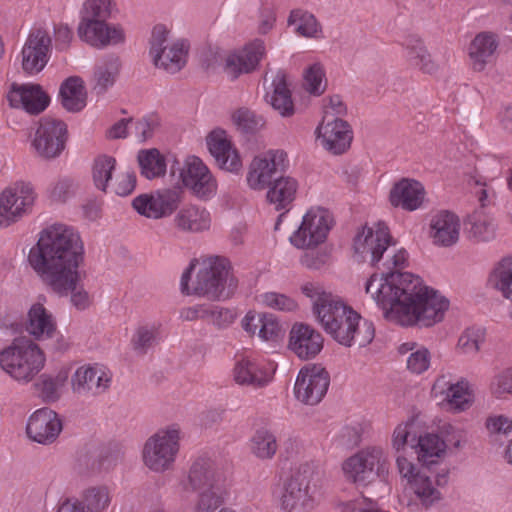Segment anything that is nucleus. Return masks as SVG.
Listing matches in <instances>:
<instances>
[{
    "mask_svg": "<svg viewBox=\"0 0 512 512\" xmlns=\"http://www.w3.org/2000/svg\"><path fill=\"white\" fill-rule=\"evenodd\" d=\"M354 328L351 330V346L365 347L372 342L375 337V327L373 323L360 314H352Z\"/></svg>",
    "mask_w": 512,
    "mask_h": 512,
    "instance_id": "obj_50",
    "label": "nucleus"
},
{
    "mask_svg": "<svg viewBox=\"0 0 512 512\" xmlns=\"http://www.w3.org/2000/svg\"><path fill=\"white\" fill-rule=\"evenodd\" d=\"M52 39L47 30L33 28L21 51V67L24 73L35 75L41 72L49 61Z\"/></svg>",
    "mask_w": 512,
    "mask_h": 512,
    "instance_id": "obj_13",
    "label": "nucleus"
},
{
    "mask_svg": "<svg viewBox=\"0 0 512 512\" xmlns=\"http://www.w3.org/2000/svg\"><path fill=\"white\" fill-rule=\"evenodd\" d=\"M330 384L329 373L322 367L313 365L300 370L294 393L296 398L306 405H316L325 396Z\"/></svg>",
    "mask_w": 512,
    "mask_h": 512,
    "instance_id": "obj_14",
    "label": "nucleus"
},
{
    "mask_svg": "<svg viewBox=\"0 0 512 512\" xmlns=\"http://www.w3.org/2000/svg\"><path fill=\"white\" fill-rule=\"evenodd\" d=\"M411 491L422 506L428 508L441 499V493L433 485L431 477L425 470H419L412 479L409 480Z\"/></svg>",
    "mask_w": 512,
    "mask_h": 512,
    "instance_id": "obj_40",
    "label": "nucleus"
},
{
    "mask_svg": "<svg viewBox=\"0 0 512 512\" xmlns=\"http://www.w3.org/2000/svg\"><path fill=\"white\" fill-rule=\"evenodd\" d=\"M110 375L99 366L84 365L71 377V388L78 395H100L110 386Z\"/></svg>",
    "mask_w": 512,
    "mask_h": 512,
    "instance_id": "obj_21",
    "label": "nucleus"
},
{
    "mask_svg": "<svg viewBox=\"0 0 512 512\" xmlns=\"http://www.w3.org/2000/svg\"><path fill=\"white\" fill-rule=\"evenodd\" d=\"M352 314H357L352 308L338 300L328 310L322 309L319 312V322L324 330L339 344L351 347L350 333L355 319Z\"/></svg>",
    "mask_w": 512,
    "mask_h": 512,
    "instance_id": "obj_15",
    "label": "nucleus"
},
{
    "mask_svg": "<svg viewBox=\"0 0 512 512\" xmlns=\"http://www.w3.org/2000/svg\"><path fill=\"white\" fill-rule=\"evenodd\" d=\"M83 261L84 244L79 233L64 224L43 229L28 254L29 265L54 293L73 288Z\"/></svg>",
    "mask_w": 512,
    "mask_h": 512,
    "instance_id": "obj_2",
    "label": "nucleus"
},
{
    "mask_svg": "<svg viewBox=\"0 0 512 512\" xmlns=\"http://www.w3.org/2000/svg\"><path fill=\"white\" fill-rule=\"evenodd\" d=\"M62 428V421L55 411L41 408L29 417L26 433L32 441L49 445L57 439Z\"/></svg>",
    "mask_w": 512,
    "mask_h": 512,
    "instance_id": "obj_19",
    "label": "nucleus"
},
{
    "mask_svg": "<svg viewBox=\"0 0 512 512\" xmlns=\"http://www.w3.org/2000/svg\"><path fill=\"white\" fill-rule=\"evenodd\" d=\"M413 426V423L407 422L399 424L394 429L392 435V447L397 453L404 451L407 447H410L411 450L415 451L418 438L416 434H412Z\"/></svg>",
    "mask_w": 512,
    "mask_h": 512,
    "instance_id": "obj_55",
    "label": "nucleus"
},
{
    "mask_svg": "<svg viewBox=\"0 0 512 512\" xmlns=\"http://www.w3.org/2000/svg\"><path fill=\"white\" fill-rule=\"evenodd\" d=\"M464 230L468 237L477 242H487L495 236L493 218L482 209L475 210L464 221Z\"/></svg>",
    "mask_w": 512,
    "mask_h": 512,
    "instance_id": "obj_33",
    "label": "nucleus"
},
{
    "mask_svg": "<svg viewBox=\"0 0 512 512\" xmlns=\"http://www.w3.org/2000/svg\"><path fill=\"white\" fill-rule=\"evenodd\" d=\"M490 391L496 398L512 396V366L497 373L491 383Z\"/></svg>",
    "mask_w": 512,
    "mask_h": 512,
    "instance_id": "obj_57",
    "label": "nucleus"
},
{
    "mask_svg": "<svg viewBox=\"0 0 512 512\" xmlns=\"http://www.w3.org/2000/svg\"><path fill=\"white\" fill-rule=\"evenodd\" d=\"M432 394L435 397L445 395L444 400H447L450 409L456 412L464 411L471 406L468 383L463 381L450 383L445 376H441L433 384Z\"/></svg>",
    "mask_w": 512,
    "mask_h": 512,
    "instance_id": "obj_29",
    "label": "nucleus"
},
{
    "mask_svg": "<svg viewBox=\"0 0 512 512\" xmlns=\"http://www.w3.org/2000/svg\"><path fill=\"white\" fill-rule=\"evenodd\" d=\"M181 202L178 187L157 190L151 194H141L132 201L133 208L142 216L160 219L170 216Z\"/></svg>",
    "mask_w": 512,
    "mask_h": 512,
    "instance_id": "obj_11",
    "label": "nucleus"
},
{
    "mask_svg": "<svg viewBox=\"0 0 512 512\" xmlns=\"http://www.w3.org/2000/svg\"><path fill=\"white\" fill-rule=\"evenodd\" d=\"M262 302L273 309L280 311H293L297 308L296 302L288 296L276 292H267L262 295Z\"/></svg>",
    "mask_w": 512,
    "mask_h": 512,
    "instance_id": "obj_62",
    "label": "nucleus"
},
{
    "mask_svg": "<svg viewBox=\"0 0 512 512\" xmlns=\"http://www.w3.org/2000/svg\"><path fill=\"white\" fill-rule=\"evenodd\" d=\"M81 276L78 271V279L73 286V288L69 289L66 293H56L59 296H68L70 294L72 305L78 310H85L90 306V297L88 292L80 285Z\"/></svg>",
    "mask_w": 512,
    "mask_h": 512,
    "instance_id": "obj_63",
    "label": "nucleus"
},
{
    "mask_svg": "<svg viewBox=\"0 0 512 512\" xmlns=\"http://www.w3.org/2000/svg\"><path fill=\"white\" fill-rule=\"evenodd\" d=\"M232 121L237 131L249 136L257 134L266 125L265 118L248 107L236 109L232 114Z\"/></svg>",
    "mask_w": 512,
    "mask_h": 512,
    "instance_id": "obj_45",
    "label": "nucleus"
},
{
    "mask_svg": "<svg viewBox=\"0 0 512 512\" xmlns=\"http://www.w3.org/2000/svg\"><path fill=\"white\" fill-rule=\"evenodd\" d=\"M169 30L164 25H156L149 40L150 49L149 54L152 57L156 56L159 59L161 52H165L169 47L167 44Z\"/></svg>",
    "mask_w": 512,
    "mask_h": 512,
    "instance_id": "obj_58",
    "label": "nucleus"
},
{
    "mask_svg": "<svg viewBox=\"0 0 512 512\" xmlns=\"http://www.w3.org/2000/svg\"><path fill=\"white\" fill-rule=\"evenodd\" d=\"M68 378V369H61L55 376L42 374L33 387L44 402L53 403L60 399Z\"/></svg>",
    "mask_w": 512,
    "mask_h": 512,
    "instance_id": "obj_35",
    "label": "nucleus"
},
{
    "mask_svg": "<svg viewBox=\"0 0 512 512\" xmlns=\"http://www.w3.org/2000/svg\"><path fill=\"white\" fill-rule=\"evenodd\" d=\"M178 170L183 185L196 197L207 199L215 194L216 180L200 158L189 157Z\"/></svg>",
    "mask_w": 512,
    "mask_h": 512,
    "instance_id": "obj_16",
    "label": "nucleus"
},
{
    "mask_svg": "<svg viewBox=\"0 0 512 512\" xmlns=\"http://www.w3.org/2000/svg\"><path fill=\"white\" fill-rule=\"evenodd\" d=\"M282 334V327L275 317L271 314H265V319L262 321L258 332L259 338L264 341H273L277 340Z\"/></svg>",
    "mask_w": 512,
    "mask_h": 512,
    "instance_id": "obj_64",
    "label": "nucleus"
},
{
    "mask_svg": "<svg viewBox=\"0 0 512 512\" xmlns=\"http://www.w3.org/2000/svg\"><path fill=\"white\" fill-rule=\"evenodd\" d=\"M188 44L184 40H178L171 44L165 52H161L159 59L152 57L155 67L165 70L167 73L175 74L186 64Z\"/></svg>",
    "mask_w": 512,
    "mask_h": 512,
    "instance_id": "obj_36",
    "label": "nucleus"
},
{
    "mask_svg": "<svg viewBox=\"0 0 512 512\" xmlns=\"http://www.w3.org/2000/svg\"><path fill=\"white\" fill-rule=\"evenodd\" d=\"M273 92L265 96L266 101L271 104L282 117H291L295 113V106L291 97V91L287 82V74L278 70L272 80Z\"/></svg>",
    "mask_w": 512,
    "mask_h": 512,
    "instance_id": "obj_31",
    "label": "nucleus"
},
{
    "mask_svg": "<svg viewBox=\"0 0 512 512\" xmlns=\"http://www.w3.org/2000/svg\"><path fill=\"white\" fill-rule=\"evenodd\" d=\"M430 366V352L428 349L421 347L409 355L407 358V368L412 373L421 374Z\"/></svg>",
    "mask_w": 512,
    "mask_h": 512,
    "instance_id": "obj_61",
    "label": "nucleus"
},
{
    "mask_svg": "<svg viewBox=\"0 0 512 512\" xmlns=\"http://www.w3.org/2000/svg\"><path fill=\"white\" fill-rule=\"evenodd\" d=\"M35 201V192L28 182L18 181L0 195V227L17 222Z\"/></svg>",
    "mask_w": 512,
    "mask_h": 512,
    "instance_id": "obj_9",
    "label": "nucleus"
},
{
    "mask_svg": "<svg viewBox=\"0 0 512 512\" xmlns=\"http://www.w3.org/2000/svg\"><path fill=\"white\" fill-rule=\"evenodd\" d=\"M77 32L81 40L98 49L125 41L123 28L120 25L108 24L107 21L81 18Z\"/></svg>",
    "mask_w": 512,
    "mask_h": 512,
    "instance_id": "obj_17",
    "label": "nucleus"
},
{
    "mask_svg": "<svg viewBox=\"0 0 512 512\" xmlns=\"http://www.w3.org/2000/svg\"><path fill=\"white\" fill-rule=\"evenodd\" d=\"M485 340V331L480 327L467 328L459 337L458 350L467 356H475Z\"/></svg>",
    "mask_w": 512,
    "mask_h": 512,
    "instance_id": "obj_53",
    "label": "nucleus"
},
{
    "mask_svg": "<svg viewBox=\"0 0 512 512\" xmlns=\"http://www.w3.org/2000/svg\"><path fill=\"white\" fill-rule=\"evenodd\" d=\"M316 132L322 146L335 155L344 153L350 147L353 138L350 124L341 118H334L320 125Z\"/></svg>",
    "mask_w": 512,
    "mask_h": 512,
    "instance_id": "obj_22",
    "label": "nucleus"
},
{
    "mask_svg": "<svg viewBox=\"0 0 512 512\" xmlns=\"http://www.w3.org/2000/svg\"><path fill=\"white\" fill-rule=\"evenodd\" d=\"M120 68L118 56L109 55L103 62L95 67L93 90L96 94H103L115 83Z\"/></svg>",
    "mask_w": 512,
    "mask_h": 512,
    "instance_id": "obj_41",
    "label": "nucleus"
},
{
    "mask_svg": "<svg viewBox=\"0 0 512 512\" xmlns=\"http://www.w3.org/2000/svg\"><path fill=\"white\" fill-rule=\"evenodd\" d=\"M87 512H103L110 504V495L106 487H90L82 493Z\"/></svg>",
    "mask_w": 512,
    "mask_h": 512,
    "instance_id": "obj_52",
    "label": "nucleus"
},
{
    "mask_svg": "<svg viewBox=\"0 0 512 512\" xmlns=\"http://www.w3.org/2000/svg\"><path fill=\"white\" fill-rule=\"evenodd\" d=\"M180 450V427L172 424L157 430L144 443L142 459L153 472L170 470Z\"/></svg>",
    "mask_w": 512,
    "mask_h": 512,
    "instance_id": "obj_5",
    "label": "nucleus"
},
{
    "mask_svg": "<svg viewBox=\"0 0 512 512\" xmlns=\"http://www.w3.org/2000/svg\"><path fill=\"white\" fill-rule=\"evenodd\" d=\"M288 167L283 150H269L263 157H255L250 164L247 183L254 190H263Z\"/></svg>",
    "mask_w": 512,
    "mask_h": 512,
    "instance_id": "obj_10",
    "label": "nucleus"
},
{
    "mask_svg": "<svg viewBox=\"0 0 512 512\" xmlns=\"http://www.w3.org/2000/svg\"><path fill=\"white\" fill-rule=\"evenodd\" d=\"M234 379L239 385L252 386L254 388L264 387L269 378L259 369L258 365L247 358L237 362L234 368Z\"/></svg>",
    "mask_w": 512,
    "mask_h": 512,
    "instance_id": "obj_42",
    "label": "nucleus"
},
{
    "mask_svg": "<svg viewBox=\"0 0 512 512\" xmlns=\"http://www.w3.org/2000/svg\"><path fill=\"white\" fill-rule=\"evenodd\" d=\"M498 40L491 32H481L473 39L469 46V56L473 69L482 71L485 66L491 63L496 54Z\"/></svg>",
    "mask_w": 512,
    "mask_h": 512,
    "instance_id": "obj_30",
    "label": "nucleus"
},
{
    "mask_svg": "<svg viewBox=\"0 0 512 512\" xmlns=\"http://www.w3.org/2000/svg\"><path fill=\"white\" fill-rule=\"evenodd\" d=\"M324 73L319 64L311 65L304 73V86L307 91L315 95H320L324 92L322 87V80Z\"/></svg>",
    "mask_w": 512,
    "mask_h": 512,
    "instance_id": "obj_59",
    "label": "nucleus"
},
{
    "mask_svg": "<svg viewBox=\"0 0 512 512\" xmlns=\"http://www.w3.org/2000/svg\"><path fill=\"white\" fill-rule=\"evenodd\" d=\"M488 281L502 296L509 300L511 309L509 316L512 319V255L503 257L490 272Z\"/></svg>",
    "mask_w": 512,
    "mask_h": 512,
    "instance_id": "obj_37",
    "label": "nucleus"
},
{
    "mask_svg": "<svg viewBox=\"0 0 512 512\" xmlns=\"http://www.w3.org/2000/svg\"><path fill=\"white\" fill-rule=\"evenodd\" d=\"M445 443L436 434L419 436L416 443L415 453L418 460L429 466L437 462V459L445 452Z\"/></svg>",
    "mask_w": 512,
    "mask_h": 512,
    "instance_id": "obj_44",
    "label": "nucleus"
},
{
    "mask_svg": "<svg viewBox=\"0 0 512 512\" xmlns=\"http://www.w3.org/2000/svg\"><path fill=\"white\" fill-rule=\"evenodd\" d=\"M43 350L31 338L17 337L0 350V367L18 382L28 383L44 368Z\"/></svg>",
    "mask_w": 512,
    "mask_h": 512,
    "instance_id": "obj_3",
    "label": "nucleus"
},
{
    "mask_svg": "<svg viewBox=\"0 0 512 512\" xmlns=\"http://www.w3.org/2000/svg\"><path fill=\"white\" fill-rule=\"evenodd\" d=\"M289 348L302 360L314 358L323 348V338L311 326L296 323L290 331Z\"/></svg>",
    "mask_w": 512,
    "mask_h": 512,
    "instance_id": "obj_23",
    "label": "nucleus"
},
{
    "mask_svg": "<svg viewBox=\"0 0 512 512\" xmlns=\"http://www.w3.org/2000/svg\"><path fill=\"white\" fill-rule=\"evenodd\" d=\"M115 167L116 159L112 156L102 154L94 159L92 166V179L97 189L105 193L108 192L109 182L112 179Z\"/></svg>",
    "mask_w": 512,
    "mask_h": 512,
    "instance_id": "obj_47",
    "label": "nucleus"
},
{
    "mask_svg": "<svg viewBox=\"0 0 512 512\" xmlns=\"http://www.w3.org/2000/svg\"><path fill=\"white\" fill-rule=\"evenodd\" d=\"M238 287L229 262L220 257H210L202 261L193 286V294L210 300H226Z\"/></svg>",
    "mask_w": 512,
    "mask_h": 512,
    "instance_id": "obj_4",
    "label": "nucleus"
},
{
    "mask_svg": "<svg viewBox=\"0 0 512 512\" xmlns=\"http://www.w3.org/2000/svg\"><path fill=\"white\" fill-rule=\"evenodd\" d=\"M289 25H296V32L307 38L317 37L320 25L315 16L301 10L291 11L288 18Z\"/></svg>",
    "mask_w": 512,
    "mask_h": 512,
    "instance_id": "obj_49",
    "label": "nucleus"
},
{
    "mask_svg": "<svg viewBox=\"0 0 512 512\" xmlns=\"http://www.w3.org/2000/svg\"><path fill=\"white\" fill-rule=\"evenodd\" d=\"M278 449L276 436L266 428L257 429L250 440V450L259 459H271Z\"/></svg>",
    "mask_w": 512,
    "mask_h": 512,
    "instance_id": "obj_46",
    "label": "nucleus"
},
{
    "mask_svg": "<svg viewBox=\"0 0 512 512\" xmlns=\"http://www.w3.org/2000/svg\"><path fill=\"white\" fill-rule=\"evenodd\" d=\"M160 120L159 117L155 114H150L142 119H139L135 123V132L137 138L144 142L150 139L155 131L159 128Z\"/></svg>",
    "mask_w": 512,
    "mask_h": 512,
    "instance_id": "obj_60",
    "label": "nucleus"
},
{
    "mask_svg": "<svg viewBox=\"0 0 512 512\" xmlns=\"http://www.w3.org/2000/svg\"><path fill=\"white\" fill-rule=\"evenodd\" d=\"M7 100L13 108H22L29 114H39L49 104V96L38 84L13 83L7 93Z\"/></svg>",
    "mask_w": 512,
    "mask_h": 512,
    "instance_id": "obj_20",
    "label": "nucleus"
},
{
    "mask_svg": "<svg viewBox=\"0 0 512 512\" xmlns=\"http://www.w3.org/2000/svg\"><path fill=\"white\" fill-rule=\"evenodd\" d=\"M268 187L267 200L275 205L276 210H280L294 201L298 183L290 176L280 175Z\"/></svg>",
    "mask_w": 512,
    "mask_h": 512,
    "instance_id": "obj_34",
    "label": "nucleus"
},
{
    "mask_svg": "<svg viewBox=\"0 0 512 512\" xmlns=\"http://www.w3.org/2000/svg\"><path fill=\"white\" fill-rule=\"evenodd\" d=\"M174 223L181 231L200 232L209 228L210 215L205 209L189 206L176 214Z\"/></svg>",
    "mask_w": 512,
    "mask_h": 512,
    "instance_id": "obj_38",
    "label": "nucleus"
},
{
    "mask_svg": "<svg viewBox=\"0 0 512 512\" xmlns=\"http://www.w3.org/2000/svg\"><path fill=\"white\" fill-rule=\"evenodd\" d=\"M25 327L38 341L53 339L57 334V325L52 313L40 302L32 304L29 308Z\"/></svg>",
    "mask_w": 512,
    "mask_h": 512,
    "instance_id": "obj_27",
    "label": "nucleus"
},
{
    "mask_svg": "<svg viewBox=\"0 0 512 512\" xmlns=\"http://www.w3.org/2000/svg\"><path fill=\"white\" fill-rule=\"evenodd\" d=\"M301 291L313 301V312L317 319H319V312H322V309L328 310L338 301L331 293L324 291L318 283L307 282L302 285Z\"/></svg>",
    "mask_w": 512,
    "mask_h": 512,
    "instance_id": "obj_48",
    "label": "nucleus"
},
{
    "mask_svg": "<svg viewBox=\"0 0 512 512\" xmlns=\"http://www.w3.org/2000/svg\"><path fill=\"white\" fill-rule=\"evenodd\" d=\"M157 329L152 325L139 326L131 340L134 351L137 354L144 355L155 346L157 340Z\"/></svg>",
    "mask_w": 512,
    "mask_h": 512,
    "instance_id": "obj_54",
    "label": "nucleus"
},
{
    "mask_svg": "<svg viewBox=\"0 0 512 512\" xmlns=\"http://www.w3.org/2000/svg\"><path fill=\"white\" fill-rule=\"evenodd\" d=\"M391 241L388 228L381 224L376 229L364 226L354 238V258L384 269L380 275L370 276L366 293L382 308L386 319L402 326L430 327L442 321L448 299L425 286L420 277L398 271L405 266L407 252L397 250Z\"/></svg>",
    "mask_w": 512,
    "mask_h": 512,
    "instance_id": "obj_1",
    "label": "nucleus"
},
{
    "mask_svg": "<svg viewBox=\"0 0 512 512\" xmlns=\"http://www.w3.org/2000/svg\"><path fill=\"white\" fill-rule=\"evenodd\" d=\"M206 144L217 165L229 172H238L242 166L240 157L224 130L216 129L206 137Z\"/></svg>",
    "mask_w": 512,
    "mask_h": 512,
    "instance_id": "obj_25",
    "label": "nucleus"
},
{
    "mask_svg": "<svg viewBox=\"0 0 512 512\" xmlns=\"http://www.w3.org/2000/svg\"><path fill=\"white\" fill-rule=\"evenodd\" d=\"M112 0H86L81 18L107 21L111 16Z\"/></svg>",
    "mask_w": 512,
    "mask_h": 512,
    "instance_id": "obj_56",
    "label": "nucleus"
},
{
    "mask_svg": "<svg viewBox=\"0 0 512 512\" xmlns=\"http://www.w3.org/2000/svg\"><path fill=\"white\" fill-rule=\"evenodd\" d=\"M405 47L407 50V60L410 65L427 74H433L437 71L438 65L432 60L421 39L410 36L405 41Z\"/></svg>",
    "mask_w": 512,
    "mask_h": 512,
    "instance_id": "obj_39",
    "label": "nucleus"
},
{
    "mask_svg": "<svg viewBox=\"0 0 512 512\" xmlns=\"http://www.w3.org/2000/svg\"><path fill=\"white\" fill-rule=\"evenodd\" d=\"M188 486L196 492L226 486V476L212 459L198 458L190 467L187 483L183 482L184 489H188Z\"/></svg>",
    "mask_w": 512,
    "mask_h": 512,
    "instance_id": "obj_18",
    "label": "nucleus"
},
{
    "mask_svg": "<svg viewBox=\"0 0 512 512\" xmlns=\"http://www.w3.org/2000/svg\"><path fill=\"white\" fill-rule=\"evenodd\" d=\"M332 222L328 210L312 208L303 216L300 227L290 237V241L300 249L315 248L325 241Z\"/></svg>",
    "mask_w": 512,
    "mask_h": 512,
    "instance_id": "obj_7",
    "label": "nucleus"
},
{
    "mask_svg": "<svg viewBox=\"0 0 512 512\" xmlns=\"http://www.w3.org/2000/svg\"><path fill=\"white\" fill-rule=\"evenodd\" d=\"M319 476L311 466L305 464L291 476L285 483L284 491L280 498L282 510L291 512L301 507L312 509L316 495L319 492Z\"/></svg>",
    "mask_w": 512,
    "mask_h": 512,
    "instance_id": "obj_6",
    "label": "nucleus"
},
{
    "mask_svg": "<svg viewBox=\"0 0 512 512\" xmlns=\"http://www.w3.org/2000/svg\"><path fill=\"white\" fill-rule=\"evenodd\" d=\"M459 230V218L446 210L435 214L430 221V236L437 246L450 247L456 244L459 240Z\"/></svg>",
    "mask_w": 512,
    "mask_h": 512,
    "instance_id": "obj_26",
    "label": "nucleus"
},
{
    "mask_svg": "<svg viewBox=\"0 0 512 512\" xmlns=\"http://www.w3.org/2000/svg\"><path fill=\"white\" fill-rule=\"evenodd\" d=\"M385 470L382 451L379 448L365 449L348 458L343 471L354 483L367 485Z\"/></svg>",
    "mask_w": 512,
    "mask_h": 512,
    "instance_id": "obj_12",
    "label": "nucleus"
},
{
    "mask_svg": "<svg viewBox=\"0 0 512 512\" xmlns=\"http://www.w3.org/2000/svg\"><path fill=\"white\" fill-rule=\"evenodd\" d=\"M66 141L67 125L65 122L45 117L39 121L32 139V147L40 157L53 159L65 149Z\"/></svg>",
    "mask_w": 512,
    "mask_h": 512,
    "instance_id": "obj_8",
    "label": "nucleus"
},
{
    "mask_svg": "<svg viewBox=\"0 0 512 512\" xmlns=\"http://www.w3.org/2000/svg\"><path fill=\"white\" fill-rule=\"evenodd\" d=\"M264 52V42L257 39L242 50L229 54L225 59L224 71L232 79L240 74L250 73L257 67Z\"/></svg>",
    "mask_w": 512,
    "mask_h": 512,
    "instance_id": "obj_24",
    "label": "nucleus"
},
{
    "mask_svg": "<svg viewBox=\"0 0 512 512\" xmlns=\"http://www.w3.org/2000/svg\"><path fill=\"white\" fill-rule=\"evenodd\" d=\"M424 195V187L420 182L403 178L393 185L389 201L394 207L400 206L405 210L413 211L421 206Z\"/></svg>",
    "mask_w": 512,
    "mask_h": 512,
    "instance_id": "obj_28",
    "label": "nucleus"
},
{
    "mask_svg": "<svg viewBox=\"0 0 512 512\" xmlns=\"http://www.w3.org/2000/svg\"><path fill=\"white\" fill-rule=\"evenodd\" d=\"M140 173L146 179L162 177L166 173L165 157L156 148L140 150L137 155Z\"/></svg>",
    "mask_w": 512,
    "mask_h": 512,
    "instance_id": "obj_43",
    "label": "nucleus"
},
{
    "mask_svg": "<svg viewBox=\"0 0 512 512\" xmlns=\"http://www.w3.org/2000/svg\"><path fill=\"white\" fill-rule=\"evenodd\" d=\"M226 486L198 491L194 512H214L224 503Z\"/></svg>",
    "mask_w": 512,
    "mask_h": 512,
    "instance_id": "obj_51",
    "label": "nucleus"
},
{
    "mask_svg": "<svg viewBox=\"0 0 512 512\" xmlns=\"http://www.w3.org/2000/svg\"><path fill=\"white\" fill-rule=\"evenodd\" d=\"M62 106L69 112H79L86 106L87 92L79 76L68 77L60 86Z\"/></svg>",
    "mask_w": 512,
    "mask_h": 512,
    "instance_id": "obj_32",
    "label": "nucleus"
}]
</instances>
